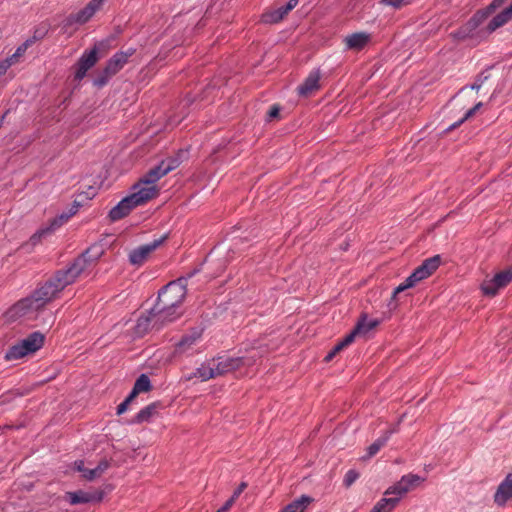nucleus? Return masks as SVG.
<instances>
[{
	"instance_id": "obj_17",
	"label": "nucleus",
	"mask_w": 512,
	"mask_h": 512,
	"mask_svg": "<svg viewBox=\"0 0 512 512\" xmlns=\"http://www.w3.org/2000/svg\"><path fill=\"white\" fill-rule=\"evenodd\" d=\"M486 14H475L465 25L454 31L451 35L457 40H464L481 24Z\"/></svg>"
},
{
	"instance_id": "obj_6",
	"label": "nucleus",
	"mask_w": 512,
	"mask_h": 512,
	"mask_svg": "<svg viewBox=\"0 0 512 512\" xmlns=\"http://www.w3.org/2000/svg\"><path fill=\"white\" fill-rule=\"evenodd\" d=\"M43 344L44 335L40 332H33L17 344L11 346L5 354V359L7 361L21 359L38 351Z\"/></svg>"
},
{
	"instance_id": "obj_41",
	"label": "nucleus",
	"mask_w": 512,
	"mask_h": 512,
	"mask_svg": "<svg viewBox=\"0 0 512 512\" xmlns=\"http://www.w3.org/2000/svg\"><path fill=\"white\" fill-rule=\"evenodd\" d=\"M505 1L506 0H493L492 3L488 6V11L485 14L487 15L490 11L500 7Z\"/></svg>"
},
{
	"instance_id": "obj_46",
	"label": "nucleus",
	"mask_w": 512,
	"mask_h": 512,
	"mask_svg": "<svg viewBox=\"0 0 512 512\" xmlns=\"http://www.w3.org/2000/svg\"><path fill=\"white\" fill-rule=\"evenodd\" d=\"M216 512H226V510L223 507H221Z\"/></svg>"
},
{
	"instance_id": "obj_45",
	"label": "nucleus",
	"mask_w": 512,
	"mask_h": 512,
	"mask_svg": "<svg viewBox=\"0 0 512 512\" xmlns=\"http://www.w3.org/2000/svg\"><path fill=\"white\" fill-rule=\"evenodd\" d=\"M480 87H481V84H479V83L475 82V83L471 86V89H474V90H477V91H478V90L480 89Z\"/></svg>"
},
{
	"instance_id": "obj_11",
	"label": "nucleus",
	"mask_w": 512,
	"mask_h": 512,
	"mask_svg": "<svg viewBox=\"0 0 512 512\" xmlns=\"http://www.w3.org/2000/svg\"><path fill=\"white\" fill-rule=\"evenodd\" d=\"M131 54L116 53L107 63L101 75L95 79V84L103 86L107 83L108 79L115 75L127 63L128 57Z\"/></svg>"
},
{
	"instance_id": "obj_25",
	"label": "nucleus",
	"mask_w": 512,
	"mask_h": 512,
	"mask_svg": "<svg viewBox=\"0 0 512 512\" xmlns=\"http://www.w3.org/2000/svg\"><path fill=\"white\" fill-rule=\"evenodd\" d=\"M151 390V382L147 375L141 374L130 392V399H135L140 393L148 392Z\"/></svg>"
},
{
	"instance_id": "obj_3",
	"label": "nucleus",
	"mask_w": 512,
	"mask_h": 512,
	"mask_svg": "<svg viewBox=\"0 0 512 512\" xmlns=\"http://www.w3.org/2000/svg\"><path fill=\"white\" fill-rule=\"evenodd\" d=\"M253 357H226L218 356L203 363L196 369L194 375L202 381H207L216 377L223 376L233 372L245 365L252 364Z\"/></svg>"
},
{
	"instance_id": "obj_5",
	"label": "nucleus",
	"mask_w": 512,
	"mask_h": 512,
	"mask_svg": "<svg viewBox=\"0 0 512 512\" xmlns=\"http://www.w3.org/2000/svg\"><path fill=\"white\" fill-rule=\"evenodd\" d=\"M439 264V255L424 260L423 263L417 267L414 272L405 279L403 283L394 289L392 298L395 299L399 293L414 287L418 282L429 277L439 267Z\"/></svg>"
},
{
	"instance_id": "obj_18",
	"label": "nucleus",
	"mask_w": 512,
	"mask_h": 512,
	"mask_svg": "<svg viewBox=\"0 0 512 512\" xmlns=\"http://www.w3.org/2000/svg\"><path fill=\"white\" fill-rule=\"evenodd\" d=\"M135 207H137L136 204L127 196L110 210L109 217L113 222L118 221L126 217Z\"/></svg>"
},
{
	"instance_id": "obj_19",
	"label": "nucleus",
	"mask_w": 512,
	"mask_h": 512,
	"mask_svg": "<svg viewBox=\"0 0 512 512\" xmlns=\"http://www.w3.org/2000/svg\"><path fill=\"white\" fill-rule=\"evenodd\" d=\"M512 498V474H508L506 478L498 486L494 495L496 504L502 506Z\"/></svg>"
},
{
	"instance_id": "obj_12",
	"label": "nucleus",
	"mask_w": 512,
	"mask_h": 512,
	"mask_svg": "<svg viewBox=\"0 0 512 512\" xmlns=\"http://www.w3.org/2000/svg\"><path fill=\"white\" fill-rule=\"evenodd\" d=\"M421 481V478L415 474L404 475L396 484L389 487L385 491V495L396 494L398 499L400 496L409 492L414 486Z\"/></svg>"
},
{
	"instance_id": "obj_33",
	"label": "nucleus",
	"mask_w": 512,
	"mask_h": 512,
	"mask_svg": "<svg viewBox=\"0 0 512 512\" xmlns=\"http://www.w3.org/2000/svg\"><path fill=\"white\" fill-rule=\"evenodd\" d=\"M480 107H482V102H478L477 104H475L472 108H470L469 110L466 111L464 117L462 119H460L458 122L454 123L451 128H456L458 127L460 124H462L465 120L471 118L479 109Z\"/></svg>"
},
{
	"instance_id": "obj_13",
	"label": "nucleus",
	"mask_w": 512,
	"mask_h": 512,
	"mask_svg": "<svg viewBox=\"0 0 512 512\" xmlns=\"http://www.w3.org/2000/svg\"><path fill=\"white\" fill-rule=\"evenodd\" d=\"M135 188L138 190L129 195V198L133 203L136 204V206L145 204L149 200L156 197L158 194L156 185L143 184L142 180Z\"/></svg>"
},
{
	"instance_id": "obj_30",
	"label": "nucleus",
	"mask_w": 512,
	"mask_h": 512,
	"mask_svg": "<svg viewBox=\"0 0 512 512\" xmlns=\"http://www.w3.org/2000/svg\"><path fill=\"white\" fill-rule=\"evenodd\" d=\"M33 44V39H27L24 43H22L9 58V62L14 65L18 62V59L25 54L27 49Z\"/></svg>"
},
{
	"instance_id": "obj_20",
	"label": "nucleus",
	"mask_w": 512,
	"mask_h": 512,
	"mask_svg": "<svg viewBox=\"0 0 512 512\" xmlns=\"http://www.w3.org/2000/svg\"><path fill=\"white\" fill-rule=\"evenodd\" d=\"M299 0H289L285 6L272 12L263 14L262 20L265 23H277L281 21L297 4Z\"/></svg>"
},
{
	"instance_id": "obj_24",
	"label": "nucleus",
	"mask_w": 512,
	"mask_h": 512,
	"mask_svg": "<svg viewBox=\"0 0 512 512\" xmlns=\"http://www.w3.org/2000/svg\"><path fill=\"white\" fill-rule=\"evenodd\" d=\"M160 406L161 404L159 402L149 404L148 406L144 407L137 413L133 422L143 423L150 421V419L158 412Z\"/></svg>"
},
{
	"instance_id": "obj_44",
	"label": "nucleus",
	"mask_w": 512,
	"mask_h": 512,
	"mask_svg": "<svg viewBox=\"0 0 512 512\" xmlns=\"http://www.w3.org/2000/svg\"><path fill=\"white\" fill-rule=\"evenodd\" d=\"M236 500H234L232 497H230L226 503L222 506L226 512H228L230 510V508L233 506V504L235 503Z\"/></svg>"
},
{
	"instance_id": "obj_10",
	"label": "nucleus",
	"mask_w": 512,
	"mask_h": 512,
	"mask_svg": "<svg viewBox=\"0 0 512 512\" xmlns=\"http://www.w3.org/2000/svg\"><path fill=\"white\" fill-rule=\"evenodd\" d=\"M511 281L512 269L503 270L496 273L493 278L485 280L481 285V289L485 295L493 297Z\"/></svg>"
},
{
	"instance_id": "obj_38",
	"label": "nucleus",
	"mask_w": 512,
	"mask_h": 512,
	"mask_svg": "<svg viewBox=\"0 0 512 512\" xmlns=\"http://www.w3.org/2000/svg\"><path fill=\"white\" fill-rule=\"evenodd\" d=\"M45 34H46L45 28H37L34 31L33 37H31L30 39H33V43H34L35 41L42 39Z\"/></svg>"
},
{
	"instance_id": "obj_28",
	"label": "nucleus",
	"mask_w": 512,
	"mask_h": 512,
	"mask_svg": "<svg viewBox=\"0 0 512 512\" xmlns=\"http://www.w3.org/2000/svg\"><path fill=\"white\" fill-rule=\"evenodd\" d=\"M398 504V498H382L373 507L371 512H391Z\"/></svg>"
},
{
	"instance_id": "obj_15",
	"label": "nucleus",
	"mask_w": 512,
	"mask_h": 512,
	"mask_svg": "<svg viewBox=\"0 0 512 512\" xmlns=\"http://www.w3.org/2000/svg\"><path fill=\"white\" fill-rule=\"evenodd\" d=\"M98 60L96 47L85 52L77 62V69L75 72V79L81 80L85 77L87 71L92 68Z\"/></svg>"
},
{
	"instance_id": "obj_40",
	"label": "nucleus",
	"mask_w": 512,
	"mask_h": 512,
	"mask_svg": "<svg viewBox=\"0 0 512 512\" xmlns=\"http://www.w3.org/2000/svg\"><path fill=\"white\" fill-rule=\"evenodd\" d=\"M12 66L8 59L0 62V76L4 75L6 71Z\"/></svg>"
},
{
	"instance_id": "obj_1",
	"label": "nucleus",
	"mask_w": 512,
	"mask_h": 512,
	"mask_svg": "<svg viewBox=\"0 0 512 512\" xmlns=\"http://www.w3.org/2000/svg\"><path fill=\"white\" fill-rule=\"evenodd\" d=\"M103 254L101 246H92L77 257L74 262L65 269L56 271L48 280H46L36 290L39 295L49 303L55 299L58 294L68 285L73 284L81 277L89 276L98 259Z\"/></svg>"
},
{
	"instance_id": "obj_29",
	"label": "nucleus",
	"mask_w": 512,
	"mask_h": 512,
	"mask_svg": "<svg viewBox=\"0 0 512 512\" xmlns=\"http://www.w3.org/2000/svg\"><path fill=\"white\" fill-rule=\"evenodd\" d=\"M110 466V463L108 460L103 459L99 462V464L93 468L88 469L87 474H84V478L87 480H94L98 477H100Z\"/></svg>"
},
{
	"instance_id": "obj_35",
	"label": "nucleus",
	"mask_w": 512,
	"mask_h": 512,
	"mask_svg": "<svg viewBox=\"0 0 512 512\" xmlns=\"http://www.w3.org/2000/svg\"><path fill=\"white\" fill-rule=\"evenodd\" d=\"M358 478L359 473L354 469H350L346 472L344 476L343 484L346 487H350Z\"/></svg>"
},
{
	"instance_id": "obj_34",
	"label": "nucleus",
	"mask_w": 512,
	"mask_h": 512,
	"mask_svg": "<svg viewBox=\"0 0 512 512\" xmlns=\"http://www.w3.org/2000/svg\"><path fill=\"white\" fill-rule=\"evenodd\" d=\"M160 164L163 166V171L168 174L170 171L176 169L179 166L180 162L177 158H167L163 160Z\"/></svg>"
},
{
	"instance_id": "obj_47",
	"label": "nucleus",
	"mask_w": 512,
	"mask_h": 512,
	"mask_svg": "<svg viewBox=\"0 0 512 512\" xmlns=\"http://www.w3.org/2000/svg\"><path fill=\"white\" fill-rule=\"evenodd\" d=\"M6 114H7V112L2 116L1 121H2L3 119H5Z\"/></svg>"
},
{
	"instance_id": "obj_36",
	"label": "nucleus",
	"mask_w": 512,
	"mask_h": 512,
	"mask_svg": "<svg viewBox=\"0 0 512 512\" xmlns=\"http://www.w3.org/2000/svg\"><path fill=\"white\" fill-rule=\"evenodd\" d=\"M384 5L391 6L395 9L401 8L409 3V0H381Z\"/></svg>"
},
{
	"instance_id": "obj_14",
	"label": "nucleus",
	"mask_w": 512,
	"mask_h": 512,
	"mask_svg": "<svg viewBox=\"0 0 512 512\" xmlns=\"http://www.w3.org/2000/svg\"><path fill=\"white\" fill-rule=\"evenodd\" d=\"M74 212H72L71 214H62L54 219L51 220L49 226L45 227V228H41L40 230H38L37 232H35L31 237H30V244L32 246H35L37 244H39L42 240L43 237L53 233L57 228H59L60 226H62L65 222L68 221L69 217L73 214Z\"/></svg>"
},
{
	"instance_id": "obj_37",
	"label": "nucleus",
	"mask_w": 512,
	"mask_h": 512,
	"mask_svg": "<svg viewBox=\"0 0 512 512\" xmlns=\"http://www.w3.org/2000/svg\"><path fill=\"white\" fill-rule=\"evenodd\" d=\"M134 399H130V394L126 397V399L118 405L117 407V414H123L126 412L128 405L133 401Z\"/></svg>"
},
{
	"instance_id": "obj_2",
	"label": "nucleus",
	"mask_w": 512,
	"mask_h": 512,
	"mask_svg": "<svg viewBox=\"0 0 512 512\" xmlns=\"http://www.w3.org/2000/svg\"><path fill=\"white\" fill-rule=\"evenodd\" d=\"M189 277L191 274L188 277H180L171 281L159 291L157 301L153 306L158 317H164L169 323H172L182 315L179 309L187 293L186 286Z\"/></svg>"
},
{
	"instance_id": "obj_42",
	"label": "nucleus",
	"mask_w": 512,
	"mask_h": 512,
	"mask_svg": "<svg viewBox=\"0 0 512 512\" xmlns=\"http://www.w3.org/2000/svg\"><path fill=\"white\" fill-rule=\"evenodd\" d=\"M279 112H280L279 107L276 105H273L269 109L268 116H269V118H275L279 115Z\"/></svg>"
},
{
	"instance_id": "obj_22",
	"label": "nucleus",
	"mask_w": 512,
	"mask_h": 512,
	"mask_svg": "<svg viewBox=\"0 0 512 512\" xmlns=\"http://www.w3.org/2000/svg\"><path fill=\"white\" fill-rule=\"evenodd\" d=\"M370 40V35L365 32H357L344 38L345 47L348 50H361Z\"/></svg>"
},
{
	"instance_id": "obj_39",
	"label": "nucleus",
	"mask_w": 512,
	"mask_h": 512,
	"mask_svg": "<svg viewBox=\"0 0 512 512\" xmlns=\"http://www.w3.org/2000/svg\"><path fill=\"white\" fill-rule=\"evenodd\" d=\"M246 487H247V483H246V482H242V483L238 486V488L233 492V494H232V496H231V497H232L234 500H236V499H237V498L242 494V492L246 489Z\"/></svg>"
},
{
	"instance_id": "obj_4",
	"label": "nucleus",
	"mask_w": 512,
	"mask_h": 512,
	"mask_svg": "<svg viewBox=\"0 0 512 512\" xmlns=\"http://www.w3.org/2000/svg\"><path fill=\"white\" fill-rule=\"evenodd\" d=\"M46 301L38 294L37 290L15 303L5 313L4 317L7 322L31 321L37 318L38 312L46 306Z\"/></svg>"
},
{
	"instance_id": "obj_23",
	"label": "nucleus",
	"mask_w": 512,
	"mask_h": 512,
	"mask_svg": "<svg viewBox=\"0 0 512 512\" xmlns=\"http://www.w3.org/2000/svg\"><path fill=\"white\" fill-rule=\"evenodd\" d=\"M393 432V430H386L367 448V455L364 456L363 459H368L375 456L381 450V448L387 444Z\"/></svg>"
},
{
	"instance_id": "obj_8",
	"label": "nucleus",
	"mask_w": 512,
	"mask_h": 512,
	"mask_svg": "<svg viewBox=\"0 0 512 512\" xmlns=\"http://www.w3.org/2000/svg\"><path fill=\"white\" fill-rule=\"evenodd\" d=\"M158 313L153 307L147 314L141 315L134 327V333L138 337L144 336L150 329H161L163 326L169 324L164 317H158Z\"/></svg>"
},
{
	"instance_id": "obj_26",
	"label": "nucleus",
	"mask_w": 512,
	"mask_h": 512,
	"mask_svg": "<svg viewBox=\"0 0 512 512\" xmlns=\"http://www.w3.org/2000/svg\"><path fill=\"white\" fill-rule=\"evenodd\" d=\"M312 499L308 496H301L283 508L281 512H304Z\"/></svg>"
},
{
	"instance_id": "obj_9",
	"label": "nucleus",
	"mask_w": 512,
	"mask_h": 512,
	"mask_svg": "<svg viewBox=\"0 0 512 512\" xmlns=\"http://www.w3.org/2000/svg\"><path fill=\"white\" fill-rule=\"evenodd\" d=\"M167 234L162 235L158 239H154L152 242L141 245L129 253V262L134 266H141L146 262L149 255L156 250L166 239Z\"/></svg>"
},
{
	"instance_id": "obj_31",
	"label": "nucleus",
	"mask_w": 512,
	"mask_h": 512,
	"mask_svg": "<svg viewBox=\"0 0 512 512\" xmlns=\"http://www.w3.org/2000/svg\"><path fill=\"white\" fill-rule=\"evenodd\" d=\"M200 337V334L184 336L182 340L177 344V352L182 353L185 352L187 348L195 343V341Z\"/></svg>"
},
{
	"instance_id": "obj_7",
	"label": "nucleus",
	"mask_w": 512,
	"mask_h": 512,
	"mask_svg": "<svg viewBox=\"0 0 512 512\" xmlns=\"http://www.w3.org/2000/svg\"><path fill=\"white\" fill-rule=\"evenodd\" d=\"M377 324L378 322L376 320L367 321L366 318L360 320L355 328L334 346V348L325 356L324 360L326 362L331 361L336 354L353 343L356 336L366 335L370 330L375 328Z\"/></svg>"
},
{
	"instance_id": "obj_27",
	"label": "nucleus",
	"mask_w": 512,
	"mask_h": 512,
	"mask_svg": "<svg viewBox=\"0 0 512 512\" xmlns=\"http://www.w3.org/2000/svg\"><path fill=\"white\" fill-rule=\"evenodd\" d=\"M163 166L161 164L157 165L154 168H151L145 176L141 179L143 184H151L155 185L156 182L161 179L163 176L167 175L166 172L163 171Z\"/></svg>"
},
{
	"instance_id": "obj_43",
	"label": "nucleus",
	"mask_w": 512,
	"mask_h": 512,
	"mask_svg": "<svg viewBox=\"0 0 512 512\" xmlns=\"http://www.w3.org/2000/svg\"><path fill=\"white\" fill-rule=\"evenodd\" d=\"M75 468L77 469V471L81 472L83 475L84 474H87V470L85 467H84V462L83 461H76L75 462Z\"/></svg>"
},
{
	"instance_id": "obj_32",
	"label": "nucleus",
	"mask_w": 512,
	"mask_h": 512,
	"mask_svg": "<svg viewBox=\"0 0 512 512\" xmlns=\"http://www.w3.org/2000/svg\"><path fill=\"white\" fill-rule=\"evenodd\" d=\"M69 496L71 504L87 503L92 499V496L90 494L83 491L70 493Z\"/></svg>"
},
{
	"instance_id": "obj_16",
	"label": "nucleus",
	"mask_w": 512,
	"mask_h": 512,
	"mask_svg": "<svg viewBox=\"0 0 512 512\" xmlns=\"http://www.w3.org/2000/svg\"><path fill=\"white\" fill-rule=\"evenodd\" d=\"M103 0H91L82 10L69 17V22L84 24L101 7Z\"/></svg>"
},
{
	"instance_id": "obj_21",
	"label": "nucleus",
	"mask_w": 512,
	"mask_h": 512,
	"mask_svg": "<svg viewBox=\"0 0 512 512\" xmlns=\"http://www.w3.org/2000/svg\"><path fill=\"white\" fill-rule=\"evenodd\" d=\"M320 73L319 71H312L305 81L298 86L297 90L299 95L301 96H309L315 91H317L320 87Z\"/></svg>"
}]
</instances>
